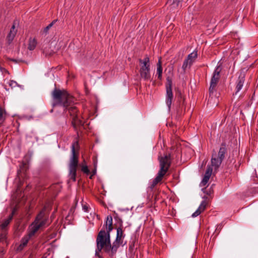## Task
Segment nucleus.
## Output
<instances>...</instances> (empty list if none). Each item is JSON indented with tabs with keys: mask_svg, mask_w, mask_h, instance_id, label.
Segmentation results:
<instances>
[{
	"mask_svg": "<svg viewBox=\"0 0 258 258\" xmlns=\"http://www.w3.org/2000/svg\"><path fill=\"white\" fill-rule=\"evenodd\" d=\"M57 211V208L54 210V213Z\"/></svg>",
	"mask_w": 258,
	"mask_h": 258,
	"instance_id": "obj_41",
	"label": "nucleus"
},
{
	"mask_svg": "<svg viewBox=\"0 0 258 258\" xmlns=\"http://www.w3.org/2000/svg\"><path fill=\"white\" fill-rule=\"evenodd\" d=\"M202 212L198 209L192 214V217H196L199 216Z\"/></svg>",
	"mask_w": 258,
	"mask_h": 258,
	"instance_id": "obj_31",
	"label": "nucleus"
},
{
	"mask_svg": "<svg viewBox=\"0 0 258 258\" xmlns=\"http://www.w3.org/2000/svg\"><path fill=\"white\" fill-rule=\"evenodd\" d=\"M8 83L9 86L11 87L12 88H15L18 85L17 83L13 80H10Z\"/></svg>",
	"mask_w": 258,
	"mask_h": 258,
	"instance_id": "obj_28",
	"label": "nucleus"
},
{
	"mask_svg": "<svg viewBox=\"0 0 258 258\" xmlns=\"http://www.w3.org/2000/svg\"><path fill=\"white\" fill-rule=\"evenodd\" d=\"M154 200H155V201H156L157 200V196H155V199H154Z\"/></svg>",
	"mask_w": 258,
	"mask_h": 258,
	"instance_id": "obj_40",
	"label": "nucleus"
},
{
	"mask_svg": "<svg viewBox=\"0 0 258 258\" xmlns=\"http://www.w3.org/2000/svg\"><path fill=\"white\" fill-rule=\"evenodd\" d=\"M105 227L107 230L106 233H110L113 228L112 225V217L110 215H108L106 217Z\"/></svg>",
	"mask_w": 258,
	"mask_h": 258,
	"instance_id": "obj_10",
	"label": "nucleus"
},
{
	"mask_svg": "<svg viewBox=\"0 0 258 258\" xmlns=\"http://www.w3.org/2000/svg\"><path fill=\"white\" fill-rule=\"evenodd\" d=\"M245 79L244 77H239L237 81V84L236 86V93L239 92L243 86Z\"/></svg>",
	"mask_w": 258,
	"mask_h": 258,
	"instance_id": "obj_16",
	"label": "nucleus"
},
{
	"mask_svg": "<svg viewBox=\"0 0 258 258\" xmlns=\"http://www.w3.org/2000/svg\"><path fill=\"white\" fill-rule=\"evenodd\" d=\"M54 217H55V213H54V212H53L50 216V219H51V221L53 220V219L54 218Z\"/></svg>",
	"mask_w": 258,
	"mask_h": 258,
	"instance_id": "obj_36",
	"label": "nucleus"
},
{
	"mask_svg": "<svg viewBox=\"0 0 258 258\" xmlns=\"http://www.w3.org/2000/svg\"><path fill=\"white\" fill-rule=\"evenodd\" d=\"M93 176H94V175H93L92 174H91V175H90V176L89 177V178L90 179H92Z\"/></svg>",
	"mask_w": 258,
	"mask_h": 258,
	"instance_id": "obj_39",
	"label": "nucleus"
},
{
	"mask_svg": "<svg viewBox=\"0 0 258 258\" xmlns=\"http://www.w3.org/2000/svg\"><path fill=\"white\" fill-rule=\"evenodd\" d=\"M53 109H51V110H50V112H53Z\"/></svg>",
	"mask_w": 258,
	"mask_h": 258,
	"instance_id": "obj_42",
	"label": "nucleus"
},
{
	"mask_svg": "<svg viewBox=\"0 0 258 258\" xmlns=\"http://www.w3.org/2000/svg\"><path fill=\"white\" fill-rule=\"evenodd\" d=\"M17 30H16L15 25H13L11 28L10 31L7 36V39L9 43H10L14 39L16 34Z\"/></svg>",
	"mask_w": 258,
	"mask_h": 258,
	"instance_id": "obj_15",
	"label": "nucleus"
},
{
	"mask_svg": "<svg viewBox=\"0 0 258 258\" xmlns=\"http://www.w3.org/2000/svg\"><path fill=\"white\" fill-rule=\"evenodd\" d=\"M226 153L227 149L226 147V144L225 143H223L221 145L217 156L223 160L225 158V155Z\"/></svg>",
	"mask_w": 258,
	"mask_h": 258,
	"instance_id": "obj_12",
	"label": "nucleus"
},
{
	"mask_svg": "<svg viewBox=\"0 0 258 258\" xmlns=\"http://www.w3.org/2000/svg\"><path fill=\"white\" fill-rule=\"evenodd\" d=\"M125 235L121 227L117 228L115 240L111 244L110 233H106L104 229L101 230L96 238V248L95 255L98 258H103L101 254L102 250L106 253L110 258H115L116 253L120 244L123 242L122 239Z\"/></svg>",
	"mask_w": 258,
	"mask_h": 258,
	"instance_id": "obj_1",
	"label": "nucleus"
},
{
	"mask_svg": "<svg viewBox=\"0 0 258 258\" xmlns=\"http://www.w3.org/2000/svg\"><path fill=\"white\" fill-rule=\"evenodd\" d=\"M197 57H198L197 51H194L192 53L189 54L187 55V57L189 60H191V62L192 64L194 62V61H195V60L196 59V58H197Z\"/></svg>",
	"mask_w": 258,
	"mask_h": 258,
	"instance_id": "obj_20",
	"label": "nucleus"
},
{
	"mask_svg": "<svg viewBox=\"0 0 258 258\" xmlns=\"http://www.w3.org/2000/svg\"><path fill=\"white\" fill-rule=\"evenodd\" d=\"M192 64L191 62V60H189L187 57L184 60L182 69L184 71V72L185 71L186 69L188 67L190 68Z\"/></svg>",
	"mask_w": 258,
	"mask_h": 258,
	"instance_id": "obj_21",
	"label": "nucleus"
},
{
	"mask_svg": "<svg viewBox=\"0 0 258 258\" xmlns=\"http://www.w3.org/2000/svg\"><path fill=\"white\" fill-rule=\"evenodd\" d=\"M167 83L166 84V104L168 107L169 110H170L172 100L173 98V94L172 90V81L170 77L167 78Z\"/></svg>",
	"mask_w": 258,
	"mask_h": 258,
	"instance_id": "obj_8",
	"label": "nucleus"
},
{
	"mask_svg": "<svg viewBox=\"0 0 258 258\" xmlns=\"http://www.w3.org/2000/svg\"><path fill=\"white\" fill-rule=\"evenodd\" d=\"M177 96H178V101L179 102V106H180L181 107L185 106V98H184V96L182 95L181 92H180V91L178 92Z\"/></svg>",
	"mask_w": 258,
	"mask_h": 258,
	"instance_id": "obj_19",
	"label": "nucleus"
},
{
	"mask_svg": "<svg viewBox=\"0 0 258 258\" xmlns=\"http://www.w3.org/2000/svg\"><path fill=\"white\" fill-rule=\"evenodd\" d=\"M15 214V210L14 209L12 213L9 215L8 219H6L1 224H0V228L2 230H5L6 227L9 225L10 222L12 221L13 216Z\"/></svg>",
	"mask_w": 258,
	"mask_h": 258,
	"instance_id": "obj_11",
	"label": "nucleus"
},
{
	"mask_svg": "<svg viewBox=\"0 0 258 258\" xmlns=\"http://www.w3.org/2000/svg\"><path fill=\"white\" fill-rule=\"evenodd\" d=\"M71 218L70 215L69 214L66 217V220H69L70 221L71 220V218Z\"/></svg>",
	"mask_w": 258,
	"mask_h": 258,
	"instance_id": "obj_38",
	"label": "nucleus"
},
{
	"mask_svg": "<svg viewBox=\"0 0 258 258\" xmlns=\"http://www.w3.org/2000/svg\"><path fill=\"white\" fill-rule=\"evenodd\" d=\"M31 237L28 234L25 235L21 240V243L19 246V249L22 250L24 247H25Z\"/></svg>",
	"mask_w": 258,
	"mask_h": 258,
	"instance_id": "obj_13",
	"label": "nucleus"
},
{
	"mask_svg": "<svg viewBox=\"0 0 258 258\" xmlns=\"http://www.w3.org/2000/svg\"><path fill=\"white\" fill-rule=\"evenodd\" d=\"M24 167V164H23V165H22L21 166V167H20V169L19 170H18V174H20V172H21V170H23V168Z\"/></svg>",
	"mask_w": 258,
	"mask_h": 258,
	"instance_id": "obj_35",
	"label": "nucleus"
},
{
	"mask_svg": "<svg viewBox=\"0 0 258 258\" xmlns=\"http://www.w3.org/2000/svg\"><path fill=\"white\" fill-rule=\"evenodd\" d=\"M37 43V40L35 38H30L29 40L28 49L30 50H33L35 48Z\"/></svg>",
	"mask_w": 258,
	"mask_h": 258,
	"instance_id": "obj_17",
	"label": "nucleus"
},
{
	"mask_svg": "<svg viewBox=\"0 0 258 258\" xmlns=\"http://www.w3.org/2000/svg\"><path fill=\"white\" fill-rule=\"evenodd\" d=\"M53 100L52 106L54 107L59 105L63 107V112L68 111L72 117V123L78 125H83L82 121L78 118V109L74 106L75 98L65 90L54 88L51 92Z\"/></svg>",
	"mask_w": 258,
	"mask_h": 258,
	"instance_id": "obj_2",
	"label": "nucleus"
},
{
	"mask_svg": "<svg viewBox=\"0 0 258 258\" xmlns=\"http://www.w3.org/2000/svg\"><path fill=\"white\" fill-rule=\"evenodd\" d=\"M158 160L160 169L156 177L153 180L149 187L151 189H153L162 180L163 177L166 174L171 165V159L170 154H166L164 156H159Z\"/></svg>",
	"mask_w": 258,
	"mask_h": 258,
	"instance_id": "obj_3",
	"label": "nucleus"
},
{
	"mask_svg": "<svg viewBox=\"0 0 258 258\" xmlns=\"http://www.w3.org/2000/svg\"><path fill=\"white\" fill-rule=\"evenodd\" d=\"M209 179L210 178L209 177H207L204 176L203 180H202L201 182L200 183V186H205L207 184L208 182L209 181Z\"/></svg>",
	"mask_w": 258,
	"mask_h": 258,
	"instance_id": "obj_26",
	"label": "nucleus"
},
{
	"mask_svg": "<svg viewBox=\"0 0 258 258\" xmlns=\"http://www.w3.org/2000/svg\"><path fill=\"white\" fill-rule=\"evenodd\" d=\"M222 224H219L217 226V228H216V232L218 231V233L219 232V231L222 229Z\"/></svg>",
	"mask_w": 258,
	"mask_h": 258,
	"instance_id": "obj_33",
	"label": "nucleus"
},
{
	"mask_svg": "<svg viewBox=\"0 0 258 258\" xmlns=\"http://www.w3.org/2000/svg\"><path fill=\"white\" fill-rule=\"evenodd\" d=\"M81 170L85 174L89 175L90 173V170L86 165H82L81 166Z\"/></svg>",
	"mask_w": 258,
	"mask_h": 258,
	"instance_id": "obj_23",
	"label": "nucleus"
},
{
	"mask_svg": "<svg viewBox=\"0 0 258 258\" xmlns=\"http://www.w3.org/2000/svg\"><path fill=\"white\" fill-rule=\"evenodd\" d=\"M115 220L117 221L119 227H121L122 226V220L118 216L117 214H116V215L114 217Z\"/></svg>",
	"mask_w": 258,
	"mask_h": 258,
	"instance_id": "obj_27",
	"label": "nucleus"
},
{
	"mask_svg": "<svg viewBox=\"0 0 258 258\" xmlns=\"http://www.w3.org/2000/svg\"><path fill=\"white\" fill-rule=\"evenodd\" d=\"M92 160H93V165H94V168H97V157L96 156H93L92 157Z\"/></svg>",
	"mask_w": 258,
	"mask_h": 258,
	"instance_id": "obj_30",
	"label": "nucleus"
},
{
	"mask_svg": "<svg viewBox=\"0 0 258 258\" xmlns=\"http://www.w3.org/2000/svg\"><path fill=\"white\" fill-rule=\"evenodd\" d=\"M207 206V202L206 201H203L201 203L199 207L198 208V209L200 210V211L202 212L204 211L206 207Z\"/></svg>",
	"mask_w": 258,
	"mask_h": 258,
	"instance_id": "obj_25",
	"label": "nucleus"
},
{
	"mask_svg": "<svg viewBox=\"0 0 258 258\" xmlns=\"http://www.w3.org/2000/svg\"><path fill=\"white\" fill-rule=\"evenodd\" d=\"M48 222L47 215H44L43 212H40L35 219V220L29 226L28 235L31 238L35 236L37 231L44 227Z\"/></svg>",
	"mask_w": 258,
	"mask_h": 258,
	"instance_id": "obj_5",
	"label": "nucleus"
},
{
	"mask_svg": "<svg viewBox=\"0 0 258 258\" xmlns=\"http://www.w3.org/2000/svg\"><path fill=\"white\" fill-rule=\"evenodd\" d=\"M57 19L54 20L47 26L44 28L43 31V33L47 34L50 28L52 27V26L57 22Z\"/></svg>",
	"mask_w": 258,
	"mask_h": 258,
	"instance_id": "obj_22",
	"label": "nucleus"
},
{
	"mask_svg": "<svg viewBox=\"0 0 258 258\" xmlns=\"http://www.w3.org/2000/svg\"><path fill=\"white\" fill-rule=\"evenodd\" d=\"M97 168H94L92 172H91V174H92L93 175H95L96 174V172H97Z\"/></svg>",
	"mask_w": 258,
	"mask_h": 258,
	"instance_id": "obj_34",
	"label": "nucleus"
},
{
	"mask_svg": "<svg viewBox=\"0 0 258 258\" xmlns=\"http://www.w3.org/2000/svg\"><path fill=\"white\" fill-rule=\"evenodd\" d=\"M223 160L220 159L219 157L217 156V155L216 153L212 154V157L211 159V164L212 166L214 168L215 171H217V169L220 167Z\"/></svg>",
	"mask_w": 258,
	"mask_h": 258,
	"instance_id": "obj_9",
	"label": "nucleus"
},
{
	"mask_svg": "<svg viewBox=\"0 0 258 258\" xmlns=\"http://www.w3.org/2000/svg\"><path fill=\"white\" fill-rule=\"evenodd\" d=\"M162 70L161 58L160 57L157 63V75L160 80L162 79Z\"/></svg>",
	"mask_w": 258,
	"mask_h": 258,
	"instance_id": "obj_14",
	"label": "nucleus"
},
{
	"mask_svg": "<svg viewBox=\"0 0 258 258\" xmlns=\"http://www.w3.org/2000/svg\"><path fill=\"white\" fill-rule=\"evenodd\" d=\"M212 168L211 166H208L204 176L210 178L212 174Z\"/></svg>",
	"mask_w": 258,
	"mask_h": 258,
	"instance_id": "obj_24",
	"label": "nucleus"
},
{
	"mask_svg": "<svg viewBox=\"0 0 258 258\" xmlns=\"http://www.w3.org/2000/svg\"><path fill=\"white\" fill-rule=\"evenodd\" d=\"M140 69L139 70L140 76L145 81L151 79L150 63L149 58L146 56L144 59H139Z\"/></svg>",
	"mask_w": 258,
	"mask_h": 258,
	"instance_id": "obj_6",
	"label": "nucleus"
},
{
	"mask_svg": "<svg viewBox=\"0 0 258 258\" xmlns=\"http://www.w3.org/2000/svg\"><path fill=\"white\" fill-rule=\"evenodd\" d=\"M52 205L49 202L46 203L43 209L40 212H43L44 215H47L48 218L49 217V213L50 211L51 210Z\"/></svg>",
	"mask_w": 258,
	"mask_h": 258,
	"instance_id": "obj_18",
	"label": "nucleus"
},
{
	"mask_svg": "<svg viewBox=\"0 0 258 258\" xmlns=\"http://www.w3.org/2000/svg\"><path fill=\"white\" fill-rule=\"evenodd\" d=\"M82 209L84 212H88L90 208L87 204H82Z\"/></svg>",
	"mask_w": 258,
	"mask_h": 258,
	"instance_id": "obj_29",
	"label": "nucleus"
},
{
	"mask_svg": "<svg viewBox=\"0 0 258 258\" xmlns=\"http://www.w3.org/2000/svg\"><path fill=\"white\" fill-rule=\"evenodd\" d=\"M222 70V67L221 64H218L216 67L215 70L214 71L213 74L210 86L209 87V92L210 93H213V90L216 88L217 85V84L220 79V74Z\"/></svg>",
	"mask_w": 258,
	"mask_h": 258,
	"instance_id": "obj_7",
	"label": "nucleus"
},
{
	"mask_svg": "<svg viewBox=\"0 0 258 258\" xmlns=\"http://www.w3.org/2000/svg\"><path fill=\"white\" fill-rule=\"evenodd\" d=\"M6 236V234L5 233L1 234L0 236V241H3L4 239H5Z\"/></svg>",
	"mask_w": 258,
	"mask_h": 258,
	"instance_id": "obj_32",
	"label": "nucleus"
},
{
	"mask_svg": "<svg viewBox=\"0 0 258 258\" xmlns=\"http://www.w3.org/2000/svg\"><path fill=\"white\" fill-rule=\"evenodd\" d=\"M252 190L254 194L258 193V187H255Z\"/></svg>",
	"mask_w": 258,
	"mask_h": 258,
	"instance_id": "obj_37",
	"label": "nucleus"
},
{
	"mask_svg": "<svg viewBox=\"0 0 258 258\" xmlns=\"http://www.w3.org/2000/svg\"><path fill=\"white\" fill-rule=\"evenodd\" d=\"M79 145L78 141H74L71 146V156L69 162V175L70 179L76 181L77 169L79 164Z\"/></svg>",
	"mask_w": 258,
	"mask_h": 258,
	"instance_id": "obj_4",
	"label": "nucleus"
}]
</instances>
